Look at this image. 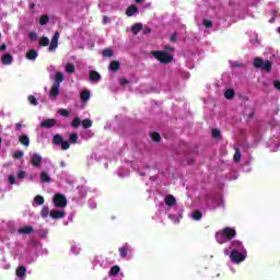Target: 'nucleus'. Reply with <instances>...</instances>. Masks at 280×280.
<instances>
[{
  "label": "nucleus",
  "instance_id": "53",
  "mask_svg": "<svg viewBox=\"0 0 280 280\" xmlns=\"http://www.w3.org/2000/svg\"><path fill=\"white\" fill-rule=\"evenodd\" d=\"M7 49H8V45L2 44V45L0 46V51H5Z\"/></svg>",
  "mask_w": 280,
  "mask_h": 280
},
{
  "label": "nucleus",
  "instance_id": "60",
  "mask_svg": "<svg viewBox=\"0 0 280 280\" xmlns=\"http://www.w3.org/2000/svg\"><path fill=\"white\" fill-rule=\"evenodd\" d=\"M104 23H106V19H104Z\"/></svg>",
  "mask_w": 280,
  "mask_h": 280
},
{
  "label": "nucleus",
  "instance_id": "4",
  "mask_svg": "<svg viewBox=\"0 0 280 280\" xmlns=\"http://www.w3.org/2000/svg\"><path fill=\"white\" fill-rule=\"evenodd\" d=\"M230 259L233 264H242L246 260V252L244 250H232L230 254Z\"/></svg>",
  "mask_w": 280,
  "mask_h": 280
},
{
  "label": "nucleus",
  "instance_id": "25",
  "mask_svg": "<svg viewBox=\"0 0 280 280\" xmlns=\"http://www.w3.org/2000/svg\"><path fill=\"white\" fill-rule=\"evenodd\" d=\"M65 81V74L62 72H57L55 77V83L60 86V83Z\"/></svg>",
  "mask_w": 280,
  "mask_h": 280
},
{
  "label": "nucleus",
  "instance_id": "34",
  "mask_svg": "<svg viewBox=\"0 0 280 280\" xmlns=\"http://www.w3.org/2000/svg\"><path fill=\"white\" fill-rule=\"evenodd\" d=\"M66 73H75V66L73 63L66 65Z\"/></svg>",
  "mask_w": 280,
  "mask_h": 280
},
{
  "label": "nucleus",
  "instance_id": "13",
  "mask_svg": "<svg viewBox=\"0 0 280 280\" xmlns=\"http://www.w3.org/2000/svg\"><path fill=\"white\" fill-rule=\"evenodd\" d=\"M231 250H244V244H242V241H232L231 246H230Z\"/></svg>",
  "mask_w": 280,
  "mask_h": 280
},
{
  "label": "nucleus",
  "instance_id": "9",
  "mask_svg": "<svg viewBox=\"0 0 280 280\" xmlns=\"http://www.w3.org/2000/svg\"><path fill=\"white\" fill-rule=\"evenodd\" d=\"M50 218L52 220H62L65 218V211L63 210H50Z\"/></svg>",
  "mask_w": 280,
  "mask_h": 280
},
{
  "label": "nucleus",
  "instance_id": "59",
  "mask_svg": "<svg viewBox=\"0 0 280 280\" xmlns=\"http://www.w3.org/2000/svg\"><path fill=\"white\" fill-rule=\"evenodd\" d=\"M35 5H36V4H32V5H31V9L34 10Z\"/></svg>",
  "mask_w": 280,
  "mask_h": 280
},
{
  "label": "nucleus",
  "instance_id": "48",
  "mask_svg": "<svg viewBox=\"0 0 280 280\" xmlns=\"http://www.w3.org/2000/svg\"><path fill=\"white\" fill-rule=\"evenodd\" d=\"M9 183H10V185H16V177L14 175H10Z\"/></svg>",
  "mask_w": 280,
  "mask_h": 280
},
{
  "label": "nucleus",
  "instance_id": "20",
  "mask_svg": "<svg viewBox=\"0 0 280 280\" xmlns=\"http://www.w3.org/2000/svg\"><path fill=\"white\" fill-rule=\"evenodd\" d=\"M58 95H60V85L54 83L50 90V97H58Z\"/></svg>",
  "mask_w": 280,
  "mask_h": 280
},
{
  "label": "nucleus",
  "instance_id": "6",
  "mask_svg": "<svg viewBox=\"0 0 280 280\" xmlns=\"http://www.w3.org/2000/svg\"><path fill=\"white\" fill-rule=\"evenodd\" d=\"M52 202L58 209H65V207H67V196L62 194H56Z\"/></svg>",
  "mask_w": 280,
  "mask_h": 280
},
{
  "label": "nucleus",
  "instance_id": "18",
  "mask_svg": "<svg viewBox=\"0 0 280 280\" xmlns=\"http://www.w3.org/2000/svg\"><path fill=\"white\" fill-rule=\"evenodd\" d=\"M164 202L167 207H174V205H176V197L173 195H167L164 199Z\"/></svg>",
  "mask_w": 280,
  "mask_h": 280
},
{
  "label": "nucleus",
  "instance_id": "22",
  "mask_svg": "<svg viewBox=\"0 0 280 280\" xmlns=\"http://www.w3.org/2000/svg\"><path fill=\"white\" fill-rule=\"evenodd\" d=\"M80 98L83 102H89L91 100V91L90 90H84L80 94Z\"/></svg>",
  "mask_w": 280,
  "mask_h": 280
},
{
  "label": "nucleus",
  "instance_id": "17",
  "mask_svg": "<svg viewBox=\"0 0 280 280\" xmlns=\"http://www.w3.org/2000/svg\"><path fill=\"white\" fill-rule=\"evenodd\" d=\"M12 60H14V58L12 57V54H4L1 58V62L2 65H12Z\"/></svg>",
  "mask_w": 280,
  "mask_h": 280
},
{
  "label": "nucleus",
  "instance_id": "11",
  "mask_svg": "<svg viewBox=\"0 0 280 280\" xmlns=\"http://www.w3.org/2000/svg\"><path fill=\"white\" fill-rule=\"evenodd\" d=\"M121 69V62L118 60H113L109 63V71H113V73H117Z\"/></svg>",
  "mask_w": 280,
  "mask_h": 280
},
{
  "label": "nucleus",
  "instance_id": "51",
  "mask_svg": "<svg viewBox=\"0 0 280 280\" xmlns=\"http://www.w3.org/2000/svg\"><path fill=\"white\" fill-rule=\"evenodd\" d=\"M273 86H275V89H277L278 91H280V81H275V82H273Z\"/></svg>",
  "mask_w": 280,
  "mask_h": 280
},
{
  "label": "nucleus",
  "instance_id": "55",
  "mask_svg": "<svg viewBox=\"0 0 280 280\" xmlns=\"http://www.w3.org/2000/svg\"><path fill=\"white\" fill-rule=\"evenodd\" d=\"M165 51H174V47H172V46H165Z\"/></svg>",
  "mask_w": 280,
  "mask_h": 280
},
{
  "label": "nucleus",
  "instance_id": "37",
  "mask_svg": "<svg viewBox=\"0 0 280 280\" xmlns=\"http://www.w3.org/2000/svg\"><path fill=\"white\" fill-rule=\"evenodd\" d=\"M49 23V15H42L39 18V25H47Z\"/></svg>",
  "mask_w": 280,
  "mask_h": 280
},
{
  "label": "nucleus",
  "instance_id": "46",
  "mask_svg": "<svg viewBox=\"0 0 280 280\" xmlns=\"http://www.w3.org/2000/svg\"><path fill=\"white\" fill-rule=\"evenodd\" d=\"M177 38H178V33L175 32L171 35L170 40L171 43H176Z\"/></svg>",
  "mask_w": 280,
  "mask_h": 280
},
{
  "label": "nucleus",
  "instance_id": "2",
  "mask_svg": "<svg viewBox=\"0 0 280 280\" xmlns=\"http://www.w3.org/2000/svg\"><path fill=\"white\" fill-rule=\"evenodd\" d=\"M151 55L154 56L162 65H170V62L174 60V56L163 50H153Z\"/></svg>",
  "mask_w": 280,
  "mask_h": 280
},
{
  "label": "nucleus",
  "instance_id": "50",
  "mask_svg": "<svg viewBox=\"0 0 280 280\" xmlns=\"http://www.w3.org/2000/svg\"><path fill=\"white\" fill-rule=\"evenodd\" d=\"M18 178H19V179L25 178V172H24V171H20V172L18 173Z\"/></svg>",
  "mask_w": 280,
  "mask_h": 280
},
{
  "label": "nucleus",
  "instance_id": "29",
  "mask_svg": "<svg viewBox=\"0 0 280 280\" xmlns=\"http://www.w3.org/2000/svg\"><path fill=\"white\" fill-rule=\"evenodd\" d=\"M225 100H233L235 97V90L233 89H228L224 93Z\"/></svg>",
  "mask_w": 280,
  "mask_h": 280
},
{
  "label": "nucleus",
  "instance_id": "32",
  "mask_svg": "<svg viewBox=\"0 0 280 280\" xmlns=\"http://www.w3.org/2000/svg\"><path fill=\"white\" fill-rule=\"evenodd\" d=\"M81 124H82V119L80 117H75L72 120L71 126H72V128L78 129V128H80Z\"/></svg>",
  "mask_w": 280,
  "mask_h": 280
},
{
  "label": "nucleus",
  "instance_id": "14",
  "mask_svg": "<svg viewBox=\"0 0 280 280\" xmlns=\"http://www.w3.org/2000/svg\"><path fill=\"white\" fill-rule=\"evenodd\" d=\"M128 250H130V245L128 243L119 247V255L121 259H126V257H128Z\"/></svg>",
  "mask_w": 280,
  "mask_h": 280
},
{
  "label": "nucleus",
  "instance_id": "3",
  "mask_svg": "<svg viewBox=\"0 0 280 280\" xmlns=\"http://www.w3.org/2000/svg\"><path fill=\"white\" fill-rule=\"evenodd\" d=\"M253 65L255 69H261V71H266L267 73L272 71V62L270 60L264 61L260 57H256Z\"/></svg>",
  "mask_w": 280,
  "mask_h": 280
},
{
  "label": "nucleus",
  "instance_id": "56",
  "mask_svg": "<svg viewBox=\"0 0 280 280\" xmlns=\"http://www.w3.org/2000/svg\"><path fill=\"white\" fill-rule=\"evenodd\" d=\"M59 167H67V163H65V161H60L59 162Z\"/></svg>",
  "mask_w": 280,
  "mask_h": 280
},
{
  "label": "nucleus",
  "instance_id": "8",
  "mask_svg": "<svg viewBox=\"0 0 280 280\" xmlns=\"http://www.w3.org/2000/svg\"><path fill=\"white\" fill-rule=\"evenodd\" d=\"M31 163L34 167H39V165L43 163V156H40L38 153H34L31 156Z\"/></svg>",
  "mask_w": 280,
  "mask_h": 280
},
{
  "label": "nucleus",
  "instance_id": "36",
  "mask_svg": "<svg viewBox=\"0 0 280 280\" xmlns=\"http://www.w3.org/2000/svg\"><path fill=\"white\" fill-rule=\"evenodd\" d=\"M48 45H49V38L43 36V37L39 39V47H47Z\"/></svg>",
  "mask_w": 280,
  "mask_h": 280
},
{
  "label": "nucleus",
  "instance_id": "7",
  "mask_svg": "<svg viewBox=\"0 0 280 280\" xmlns=\"http://www.w3.org/2000/svg\"><path fill=\"white\" fill-rule=\"evenodd\" d=\"M60 38V33L58 31L55 32L50 45H49V51H56L58 49V40Z\"/></svg>",
  "mask_w": 280,
  "mask_h": 280
},
{
  "label": "nucleus",
  "instance_id": "23",
  "mask_svg": "<svg viewBox=\"0 0 280 280\" xmlns=\"http://www.w3.org/2000/svg\"><path fill=\"white\" fill-rule=\"evenodd\" d=\"M141 30H143V24H141V23H136L131 26V32L135 35L139 34V32H141Z\"/></svg>",
  "mask_w": 280,
  "mask_h": 280
},
{
  "label": "nucleus",
  "instance_id": "57",
  "mask_svg": "<svg viewBox=\"0 0 280 280\" xmlns=\"http://www.w3.org/2000/svg\"><path fill=\"white\" fill-rule=\"evenodd\" d=\"M136 3H143L144 0H135Z\"/></svg>",
  "mask_w": 280,
  "mask_h": 280
},
{
  "label": "nucleus",
  "instance_id": "44",
  "mask_svg": "<svg viewBox=\"0 0 280 280\" xmlns=\"http://www.w3.org/2000/svg\"><path fill=\"white\" fill-rule=\"evenodd\" d=\"M59 115H61V117H69V110L61 108L58 110Z\"/></svg>",
  "mask_w": 280,
  "mask_h": 280
},
{
  "label": "nucleus",
  "instance_id": "30",
  "mask_svg": "<svg viewBox=\"0 0 280 280\" xmlns=\"http://www.w3.org/2000/svg\"><path fill=\"white\" fill-rule=\"evenodd\" d=\"M102 54L104 58H113L115 56V51L110 48L104 49Z\"/></svg>",
  "mask_w": 280,
  "mask_h": 280
},
{
  "label": "nucleus",
  "instance_id": "24",
  "mask_svg": "<svg viewBox=\"0 0 280 280\" xmlns=\"http://www.w3.org/2000/svg\"><path fill=\"white\" fill-rule=\"evenodd\" d=\"M39 178H40L42 183H51V177L45 171H43L40 173Z\"/></svg>",
  "mask_w": 280,
  "mask_h": 280
},
{
  "label": "nucleus",
  "instance_id": "42",
  "mask_svg": "<svg viewBox=\"0 0 280 280\" xmlns=\"http://www.w3.org/2000/svg\"><path fill=\"white\" fill-rule=\"evenodd\" d=\"M202 25L207 28V30H211V27H213V22L211 20H203L202 21Z\"/></svg>",
  "mask_w": 280,
  "mask_h": 280
},
{
  "label": "nucleus",
  "instance_id": "39",
  "mask_svg": "<svg viewBox=\"0 0 280 280\" xmlns=\"http://www.w3.org/2000/svg\"><path fill=\"white\" fill-rule=\"evenodd\" d=\"M192 220H202V212L200 210H196L192 212Z\"/></svg>",
  "mask_w": 280,
  "mask_h": 280
},
{
  "label": "nucleus",
  "instance_id": "12",
  "mask_svg": "<svg viewBox=\"0 0 280 280\" xmlns=\"http://www.w3.org/2000/svg\"><path fill=\"white\" fill-rule=\"evenodd\" d=\"M139 12V7H137L136 4H131L126 9V14L127 16H135V14H137Z\"/></svg>",
  "mask_w": 280,
  "mask_h": 280
},
{
  "label": "nucleus",
  "instance_id": "5",
  "mask_svg": "<svg viewBox=\"0 0 280 280\" xmlns=\"http://www.w3.org/2000/svg\"><path fill=\"white\" fill-rule=\"evenodd\" d=\"M52 144L54 145H61V150H69L71 148V142L65 140L60 135H55L52 137Z\"/></svg>",
  "mask_w": 280,
  "mask_h": 280
},
{
  "label": "nucleus",
  "instance_id": "52",
  "mask_svg": "<svg viewBox=\"0 0 280 280\" xmlns=\"http://www.w3.org/2000/svg\"><path fill=\"white\" fill-rule=\"evenodd\" d=\"M143 34H152V28L145 27V28L143 30Z\"/></svg>",
  "mask_w": 280,
  "mask_h": 280
},
{
  "label": "nucleus",
  "instance_id": "38",
  "mask_svg": "<svg viewBox=\"0 0 280 280\" xmlns=\"http://www.w3.org/2000/svg\"><path fill=\"white\" fill-rule=\"evenodd\" d=\"M151 139H152V141H154L155 143H159V141H161V133H160V132H152V133H151Z\"/></svg>",
  "mask_w": 280,
  "mask_h": 280
},
{
  "label": "nucleus",
  "instance_id": "1",
  "mask_svg": "<svg viewBox=\"0 0 280 280\" xmlns=\"http://www.w3.org/2000/svg\"><path fill=\"white\" fill-rule=\"evenodd\" d=\"M237 235V231L233 228H224L222 231L215 233V240L218 244H226V242H231Z\"/></svg>",
  "mask_w": 280,
  "mask_h": 280
},
{
  "label": "nucleus",
  "instance_id": "35",
  "mask_svg": "<svg viewBox=\"0 0 280 280\" xmlns=\"http://www.w3.org/2000/svg\"><path fill=\"white\" fill-rule=\"evenodd\" d=\"M34 202H35V205H45V197L37 195L34 198Z\"/></svg>",
  "mask_w": 280,
  "mask_h": 280
},
{
  "label": "nucleus",
  "instance_id": "43",
  "mask_svg": "<svg viewBox=\"0 0 280 280\" xmlns=\"http://www.w3.org/2000/svg\"><path fill=\"white\" fill-rule=\"evenodd\" d=\"M212 137L213 139H220V137H222V133L219 129H212Z\"/></svg>",
  "mask_w": 280,
  "mask_h": 280
},
{
  "label": "nucleus",
  "instance_id": "10",
  "mask_svg": "<svg viewBox=\"0 0 280 280\" xmlns=\"http://www.w3.org/2000/svg\"><path fill=\"white\" fill-rule=\"evenodd\" d=\"M18 233L19 235H32V233H34V226L28 225V226L20 228L18 229Z\"/></svg>",
  "mask_w": 280,
  "mask_h": 280
},
{
  "label": "nucleus",
  "instance_id": "16",
  "mask_svg": "<svg viewBox=\"0 0 280 280\" xmlns=\"http://www.w3.org/2000/svg\"><path fill=\"white\" fill-rule=\"evenodd\" d=\"M26 60H36L38 58V51L31 49L25 55Z\"/></svg>",
  "mask_w": 280,
  "mask_h": 280
},
{
  "label": "nucleus",
  "instance_id": "61",
  "mask_svg": "<svg viewBox=\"0 0 280 280\" xmlns=\"http://www.w3.org/2000/svg\"><path fill=\"white\" fill-rule=\"evenodd\" d=\"M0 38H1V33H0Z\"/></svg>",
  "mask_w": 280,
  "mask_h": 280
},
{
  "label": "nucleus",
  "instance_id": "47",
  "mask_svg": "<svg viewBox=\"0 0 280 280\" xmlns=\"http://www.w3.org/2000/svg\"><path fill=\"white\" fill-rule=\"evenodd\" d=\"M23 151H16L14 154H13V159H23Z\"/></svg>",
  "mask_w": 280,
  "mask_h": 280
},
{
  "label": "nucleus",
  "instance_id": "15",
  "mask_svg": "<svg viewBox=\"0 0 280 280\" xmlns=\"http://www.w3.org/2000/svg\"><path fill=\"white\" fill-rule=\"evenodd\" d=\"M58 124V120L51 118V119H46L42 121V128H54Z\"/></svg>",
  "mask_w": 280,
  "mask_h": 280
},
{
  "label": "nucleus",
  "instance_id": "41",
  "mask_svg": "<svg viewBox=\"0 0 280 280\" xmlns=\"http://www.w3.org/2000/svg\"><path fill=\"white\" fill-rule=\"evenodd\" d=\"M241 159H242V152H240V149H235V153H234L235 163H240Z\"/></svg>",
  "mask_w": 280,
  "mask_h": 280
},
{
  "label": "nucleus",
  "instance_id": "45",
  "mask_svg": "<svg viewBox=\"0 0 280 280\" xmlns=\"http://www.w3.org/2000/svg\"><path fill=\"white\" fill-rule=\"evenodd\" d=\"M28 38H30L31 40H36V38H38V34H36V32H31V33L28 34Z\"/></svg>",
  "mask_w": 280,
  "mask_h": 280
},
{
  "label": "nucleus",
  "instance_id": "54",
  "mask_svg": "<svg viewBox=\"0 0 280 280\" xmlns=\"http://www.w3.org/2000/svg\"><path fill=\"white\" fill-rule=\"evenodd\" d=\"M23 125L21 122L15 124V130H21Z\"/></svg>",
  "mask_w": 280,
  "mask_h": 280
},
{
  "label": "nucleus",
  "instance_id": "49",
  "mask_svg": "<svg viewBox=\"0 0 280 280\" xmlns=\"http://www.w3.org/2000/svg\"><path fill=\"white\" fill-rule=\"evenodd\" d=\"M120 84H121V86H126V84H130V81H128V79H126V78H122V79H120Z\"/></svg>",
  "mask_w": 280,
  "mask_h": 280
},
{
  "label": "nucleus",
  "instance_id": "33",
  "mask_svg": "<svg viewBox=\"0 0 280 280\" xmlns=\"http://www.w3.org/2000/svg\"><path fill=\"white\" fill-rule=\"evenodd\" d=\"M51 211H49V207L45 206L42 208L40 215L42 218H48Z\"/></svg>",
  "mask_w": 280,
  "mask_h": 280
},
{
  "label": "nucleus",
  "instance_id": "19",
  "mask_svg": "<svg viewBox=\"0 0 280 280\" xmlns=\"http://www.w3.org/2000/svg\"><path fill=\"white\" fill-rule=\"evenodd\" d=\"M90 80L92 82H100V80H102V75L100 74V72L91 70L90 71Z\"/></svg>",
  "mask_w": 280,
  "mask_h": 280
},
{
  "label": "nucleus",
  "instance_id": "26",
  "mask_svg": "<svg viewBox=\"0 0 280 280\" xmlns=\"http://www.w3.org/2000/svg\"><path fill=\"white\" fill-rule=\"evenodd\" d=\"M19 141L20 143H22V145H25L26 148L30 145V137H27V135H21Z\"/></svg>",
  "mask_w": 280,
  "mask_h": 280
},
{
  "label": "nucleus",
  "instance_id": "27",
  "mask_svg": "<svg viewBox=\"0 0 280 280\" xmlns=\"http://www.w3.org/2000/svg\"><path fill=\"white\" fill-rule=\"evenodd\" d=\"M81 126L84 130H88V128H91L93 126V120L86 118L81 121Z\"/></svg>",
  "mask_w": 280,
  "mask_h": 280
},
{
  "label": "nucleus",
  "instance_id": "40",
  "mask_svg": "<svg viewBox=\"0 0 280 280\" xmlns=\"http://www.w3.org/2000/svg\"><path fill=\"white\" fill-rule=\"evenodd\" d=\"M28 102L32 106H38V100H36L35 95H28Z\"/></svg>",
  "mask_w": 280,
  "mask_h": 280
},
{
  "label": "nucleus",
  "instance_id": "21",
  "mask_svg": "<svg viewBox=\"0 0 280 280\" xmlns=\"http://www.w3.org/2000/svg\"><path fill=\"white\" fill-rule=\"evenodd\" d=\"M26 272H27V268H25V266H20V267H18L15 275H16V277H19V279H23V277H25Z\"/></svg>",
  "mask_w": 280,
  "mask_h": 280
},
{
  "label": "nucleus",
  "instance_id": "31",
  "mask_svg": "<svg viewBox=\"0 0 280 280\" xmlns=\"http://www.w3.org/2000/svg\"><path fill=\"white\" fill-rule=\"evenodd\" d=\"M78 133L77 132H72L69 135V141L70 143H72L73 145H75V143H78Z\"/></svg>",
  "mask_w": 280,
  "mask_h": 280
},
{
  "label": "nucleus",
  "instance_id": "58",
  "mask_svg": "<svg viewBox=\"0 0 280 280\" xmlns=\"http://www.w3.org/2000/svg\"><path fill=\"white\" fill-rule=\"evenodd\" d=\"M234 67L240 68V67H242V63H234Z\"/></svg>",
  "mask_w": 280,
  "mask_h": 280
},
{
  "label": "nucleus",
  "instance_id": "28",
  "mask_svg": "<svg viewBox=\"0 0 280 280\" xmlns=\"http://www.w3.org/2000/svg\"><path fill=\"white\" fill-rule=\"evenodd\" d=\"M121 268H119V266L115 265L110 268L109 270V277H117V275H119Z\"/></svg>",
  "mask_w": 280,
  "mask_h": 280
}]
</instances>
